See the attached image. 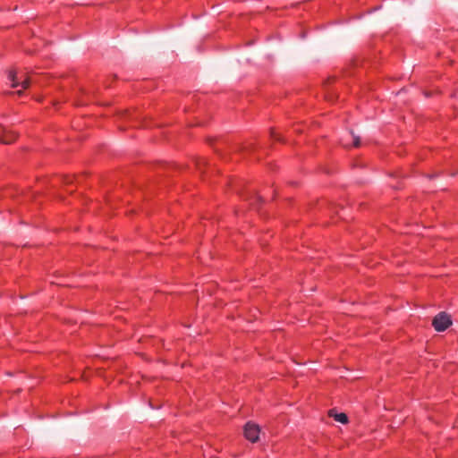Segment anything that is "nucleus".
Returning <instances> with one entry per match:
<instances>
[{
    "label": "nucleus",
    "instance_id": "1",
    "mask_svg": "<svg viewBox=\"0 0 458 458\" xmlns=\"http://www.w3.org/2000/svg\"><path fill=\"white\" fill-rule=\"evenodd\" d=\"M452 325L451 317L445 312H440L432 320V326L437 332H444Z\"/></svg>",
    "mask_w": 458,
    "mask_h": 458
},
{
    "label": "nucleus",
    "instance_id": "2",
    "mask_svg": "<svg viewBox=\"0 0 458 458\" xmlns=\"http://www.w3.org/2000/svg\"><path fill=\"white\" fill-rule=\"evenodd\" d=\"M244 435L251 442L259 440V428L254 423L248 422L244 427Z\"/></svg>",
    "mask_w": 458,
    "mask_h": 458
},
{
    "label": "nucleus",
    "instance_id": "3",
    "mask_svg": "<svg viewBox=\"0 0 458 458\" xmlns=\"http://www.w3.org/2000/svg\"><path fill=\"white\" fill-rule=\"evenodd\" d=\"M9 79L12 81V87L16 88L19 85H21L23 89H28L30 85V77H26L22 81H18V72L14 71H11L8 75Z\"/></svg>",
    "mask_w": 458,
    "mask_h": 458
},
{
    "label": "nucleus",
    "instance_id": "4",
    "mask_svg": "<svg viewBox=\"0 0 458 458\" xmlns=\"http://www.w3.org/2000/svg\"><path fill=\"white\" fill-rule=\"evenodd\" d=\"M328 414L330 417H333L336 421L342 424H346L348 422V417L344 412L338 413L335 410L333 409L329 411Z\"/></svg>",
    "mask_w": 458,
    "mask_h": 458
},
{
    "label": "nucleus",
    "instance_id": "5",
    "mask_svg": "<svg viewBox=\"0 0 458 458\" xmlns=\"http://www.w3.org/2000/svg\"><path fill=\"white\" fill-rule=\"evenodd\" d=\"M17 138V134L13 131H4L1 136V142L4 144H11Z\"/></svg>",
    "mask_w": 458,
    "mask_h": 458
},
{
    "label": "nucleus",
    "instance_id": "6",
    "mask_svg": "<svg viewBox=\"0 0 458 458\" xmlns=\"http://www.w3.org/2000/svg\"><path fill=\"white\" fill-rule=\"evenodd\" d=\"M352 138H353V143H352L353 147H355V148L360 147V137L357 135H354L352 132Z\"/></svg>",
    "mask_w": 458,
    "mask_h": 458
},
{
    "label": "nucleus",
    "instance_id": "7",
    "mask_svg": "<svg viewBox=\"0 0 458 458\" xmlns=\"http://www.w3.org/2000/svg\"><path fill=\"white\" fill-rule=\"evenodd\" d=\"M26 77H29L28 74L24 72H21L18 73V81H22L23 79H25Z\"/></svg>",
    "mask_w": 458,
    "mask_h": 458
},
{
    "label": "nucleus",
    "instance_id": "8",
    "mask_svg": "<svg viewBox=\"0 0 458 458\" xmlns=\"http://www.w3.org/2000/svg\"><path fill=\"white\" fill-rule=\"evenodd\" d=\"M438 175V174L435 173L429 175V178H435Z\"/></svg>",
    "mask_w": 458,
    "mask_h": 458
},
{
    "label": "nucleus",
    "instance_id": "9",
    "mask_svg": "<svg viewBox=\"0 0 458 458\" xmlns=\"http://www.w3.org/2000/svg\"><path fill=\"white\" fill-rule=\"evenodd\" d=\"M272 136L276 139L277 140H280L281 139L279 137H276L274 133H272Z\"/></svg>",
    "mask_w": 458,
    "mask_h": 458
},
{
    "label": "nucleus",
    "instance_id": "10",
    "mask_svg": "<svg viewBox=\"0 0 458 458\" xmlns=\"http://www.w3.org/2000/svg\"><path fill=\"white\" fill-rule=\"evenodd\" d=\"M16 94H18L19 96H21V95L22 94V91H21V90H18V91L16 92Z\"/></svg>",
    "mask_w": 458,
    "mask_h": 458
},
{
    "label": "nucleus",
    "instance_id": "11",
    "mask_svg": "<svg viewBox=\"0 0 458 458\" xmlns=\"http://www.w3.org/2000/svg\"><path fill=\"white\" fill-rule=\"evenodd\" d=\"M263 198H264V197H262V196H259V197H258V199H259V200H262V199H263Z\"/></svg>",
    "mask_w": 458,
    "mask_h": 458
}]
</instances>
